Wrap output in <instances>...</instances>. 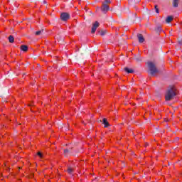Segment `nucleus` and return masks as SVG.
I'll return each instance as SVG.
<instances>
[{"label":"nucleus","instance_id":"1","mask_svg":"<svg viewBox=\"0 0 182 182\" xmlns=\"http://www.w3.org/2000/svg\"><path fill=\"white\" fill-rule=\"evenodd\" d=\"M175 96H177V89L173 85H170L165 95V100L166 102H170L172 99H174Z\"/></svg>","mask_w":182,"mask_h":182},{"label":"nucleus","instance_id":"2","mask_svg":"<svg viewBox=\"0 0 182 182\" xmlns=\"http://www.w3.org/2000/svg\"><path fill=\"white\" fill-rule=\"evenodd\" d=\"M148 68L150 71L151 75H154L156 73H159V70L157 69V67H156V64L153 62H149L148 63Z\"/></svg>","mask_w":182,"mask_h":182},{"label":"nucleus","instance_id":"3","mask_svg":"<svg viewBox=\"0 0 182 182\" xmlns=\"http://www.w3.org/2000/svg\"><path fill=\"white\" fill-rule=\"evenodd\" d=\"M110 9V7H109V5L105 4L102 3V6L101 7V11L104 14H107V11Z\"/></svg>","mask_w":182,"mask_h":182},{"label":"nucleus","instance_id":"4","mask_svg":"<svg viewBox=\"0 0 182 182\" xmlns=\"http://www.w3.org/2000/svg\"><path fill=\"white\" fill-rule=\"evenodd\" d=\"M60 18L63 21H68L70 18V15L68 13H62Z\"/></svg>","mask_w":182,"mask_h":182},{"label":"nucleus","instance_id":"5","mask_svg":"<svg viewBox=\"0 0 182 182\" xmlns=\"http://www.w3.org/2000/svg\"><path fill=\"white\" fill-rule=\"evenodd\" d=\"M100 23L98 21H95L94 24H92V28L91 30V33H95V32H96V29H97V28H99L100 26Z\"/></svg>","mask_w":182,"mask_h":182},{"label":"nucleus","instance_id":"6","mask_svg":"<svg viewBox=\"0 0 182 182\" xmlns=\"http://www.w3.org/2000/svg\"><path fill=\"white\" fill-rule=\"evenodd\" d=\"M137 38L139 43H143V42H144V37H143L142 34H137Z\"/></svg>","mask_w":182,"mask_h":182},{"label":"nucleus","instance_id":"7","mask_svg":"<svg viewBox=\"0 0 182 182\" xmlns=\"http://www.w3.org/2000/svg\"><path fill=\"white\" fill-rule=\"evenodd\" d=\"M69 154H72V152H70V148H66L65 149H64L65 157H68Z\"/></svg>","mask_w":182,"mask_h":182},{"label":"nucleus","instance_id":"8","mask_svg":"<svg viewBox=\"0 0 182 182\" xmlns=\"http://www.w3.org/2000/svg\"><path fill=\"white\" fill-rule=\"evenodd\" d=\"M134 59L136 62H141L143 60L140 54H137L136 55H134Z\"/></svg>","mask_w":182,"mask_h":182},{"label":"nucleus","instance_id":"9","mask_svg":"<svg viewBox=\"0 0 182 182\" xmlns=\"http://www.w3.org/2000/svg\"><path fill=\"white\" fill-rule=\"evenodd\" d=\"M102 124L105 125V127H109V126H110V124H109V122H107V119L104 118L102 119Z\"/></svg>","mask_w":182,"mask_h":182},{"label":"nucleus","instance_id":"10","mask_svg":"<svg viewBox=\"0 0 182 182\" xmlns=\"http://www.w3.org/2000/svg\"><path fill=\"white\" fill-rule=\"evenodd\" d=\"M56 38H57L58 42H60V43H63V42L65 41V37L58 35V36H57Z\"/></svg>","mask_w":182,"mask_h":182},{"label":"nucleus","instance_id":"11","mask_svg":"<svg viewBox=\"0 0 182 182\" xmlns=\"http://www.w3.org/2000/svg\"><path fill=\"white\" fill-rule=\"evenodd\" d=\"M21 50H22L23 52H27L28 51V46L26 45H22L20 47Z\"/></svg>","mask_w":182,"mask_h":182},{"label":"nucleus","instance_id":"12","mask_svg":"<svg viewBox=\"0 0 182 182\" xmlns=\"http://www.w3.org/2000/svg\"><path fill=\"white\" fill-rule=\"evenodd\" d=\"M180 0H173V8H178V2Z\"/></svg>","mask_w":182,"mask_h":182},{"label":"nucleus","instance_id":"13","mask_svg":"<svg viewBox=\"0 0 182 182\" xmlns=\"http://www.w3.org/2000/svg\"><path fill=\"white\" fill-rule=\"evenodd\" d=\"M9 42L10 43H14V42H15V38H14V36L11 35L9 36Z\"/></svg>","mask_w":182,"mask_h":182},{"label":"nucleus","instance_id":"14","mask_svg":"<svg viewBox=\"0 0 182 182\" xmlns=\"http://www.w3.org/2000/svg\"><path fill=\"white\" fill-rule=\"evenodd\" d=\"M124 70L125 72H127V73H133V72H134V71L133 70V69H129V68H127V67H125V68H124Z\"/></svg>","mask_w":182,"mask_h":182},{"label":"nucleus","instance_id":"15","mask_svg":"<svg viewBox=\"0 0 182 182\" xmlns=\"http://www.w3.org/2000/svg\"><path fill=\"white\" fill-rule=\"evenodd\" d=\"M171 21H173V16H168L166 19V23H170V22H171Z\"/></svg>","mask_w":182,"mask_h":182},{"label":"nucleus","instance_id":"16","mask_svg":"<svg viewBox=\"0 0 182 182\" xmlns=\"http://www.w3.org/2000/svg\"><path fill=\"white\" fill-rule=\"evenodd\" d=\"M44 32H45V30L42 29V30H41V31H36V35L37 36H41V35H43Z\"/></svg>","mask_w":182,"mask_h":182},{"label":"nucleus","instance_id":"17","mask_svg":"<svg viewBox=\"0 0 182 182\" xmlns=\"http://www.w3.org/2000/svg\"><path fill=\"white\" fill-rule=\"evenodd\" d=\"M156 33H158V35L160 34V32H161V27L159 26L155 28Z\"/></svg>","mask_w":182,"mask_h":182},{"label":"nucleus","instance_id":"18","mask_svg":"<svg viewBox=\"0 0 182 182\" xmlns=\"http://www.w3.org/2000/svg\"><path fill=\"white\" fill-rule=\"evenodd\" d=\"M68 174H72L73 173V168L69 167L67 170Z\"/></svg>","mask_w":182,"mask_h":182},{"label":"nucleus","instance_id":"19","mask_svg":"<svg viewBox=\"0 0 182 182\" xmlns=\"http://www.w3.org/2000/svg\"><path fill=\"white\" fill-rule=\"evenodd\" d=\"M154 8L156 14H160V11L159 10V7H157V5H155Z\"/></svg>","mask_w":182,"mask_h":182},{"label":"nucleus","instance_id":"20","mask_svg":"<svg viewBox=\"0 0 182 182\" xmlns=\"http://www.w3.org/2000/svg\"><path fill=\"white\" fill-rule=\"evenodd\" d=\"M100 33L101 36H103L104 35H106V31L102 30L101 31H100Z\"/></svg>","mask_w":182,"mask_h":182},{"label":"nucleus","instance_id":"21","mask_svg":"<svg viewBox=\"0 0 182 182\" xmlns=\"http://www.w3.org/2000/svg\"><path fill=\"white\" fill-rule=\"evenodd\" d=\"M37 156H38L40 159H42L43 157V154H42V152H38Z\"/></svg>","mask_w":182,"mask_h":182},{"label":"nucleus","instance_id":"22","mask_svg":"<svg viewBox=\"0 0 182 182\" xmlns=\"http://www.w3.org/2000/svg\"><path fill=\"white\" fill-rule=\"evenodd\" d=\"M112 1L110 0H105L102 4H105V5H107V4H111Z\"/></svg>","mask_w":182,"mask_h":182},{"label":"nucleus","instance_id":"23","mask_svg":"<svg viewBox=\"0 0 182 182\" xmlns=\"http://www.w3.org/2000/svg\"><path fill=\"white\" fill-rule=\"evenodd\" d=\"M178 43H179V45H182V40L181 38H178Z\"/></svg>","mask_w":182,"mask_h":182},{"label":"nucleus","instance_id":"24","mask_svg":"<svg viewBox=\"0 0 182 182\" xmlns=\"http://www.w3.org/2000/svg\"><path fill=\"white\" fill-rule=\"evenodd\" d=\"M73 149V147H70V152H71V153H73V152H72Z\"/></svg>","mask_w":182,"mask_h":182},{"label":"nucleus","instance_id":"25","mask_svg":"<svg viewBox=\"0 0 182 182\" xmlns=\"http://www.w3.org/2000/svg\"><path fill=\"white\" fill-rule=\"evenodd\" d=\"M43 4H46V1H43Z\"/></svg>","mask_w":182,"mask_h":182},{"label":"nucleus","instance_id":"26","mask_svg":"<svg viewBox=\"0 0 182 182\" xmlns=\"http://www.w3.org/2000/svg\"><path fill=\"white\" fill-rule=\"evenodd\" d=\"M31 2H33L35 0H30Z\"/></svg>","mask_w":182,"mask_h":182},{"label":"nucleus","instance_id":"27","mask_svg":"<svg viewBox=\"0 0 182 182\" xmlns=\"http://www.w3.org/2000/svg\"><path fill=\"white\" fill-rule=\"evenodd\" d=\"M82 124H85V122H82Z\"/></svg>","mask_w":182,"mask_h":182},{"label":"nucleus","instance_id":"28","mask_svg":"<svg viewBox=\"0 0 182 182\" xmlns=\"http://www.w3.org/2000/svg\"><path fill=\"white\" fill-rule=\"evenodd\" d=\"M65 130H68V127H65Z\"/></svg>","mask_w":182,"mask_h":182},{"label":"nucleus","instance_id":"29","mask_svg":"<svg viewBox=\"0 0 182 182\" xmlns=\"http://www.w3.org/2000/svg\"><path fill=\"white\" fill-rule=\"evenodd\" d=\"M31 177H33V174L31 175Z\"/></svg>","mask_w":182,"mask_h":182},{"label":"nucleus","instance_id":"30","mask_svg":"<svg viewBox=\"0 0 182 182\" xmlns=\"http://www.w3.org/2000/svg\"><path fill=\"white\" fill-rule=\"evenodd\" d=\"M165 122H167V119H165Z\"/></svg>","mask_w":182,"mask_h":182},{"label":"nucleus","instance_id":"31","mask_svg":"<svg viewBox=\"0 0 182 182\" xmlns=\"http://www.w3.org/2000/svg\"><path fill=\"white\" fill-rule=\"evenodd\" d=\"M29 106H32V105H29Z\"/></svg>","mask_w":182,"mask_h":182},{"label":"nucleus","instance_id":"32","mask_svg":"<svg viewBox=\"0 0 182 182\" xmlns=\"http://www.w3.org/2000/svg\"><path fill=\"white\" fill-rule=\"evenodd\" d=\"M176 140H178V138H177Z\"/></svg>","mask_w":182,"mask_h":182}]
</instances>
